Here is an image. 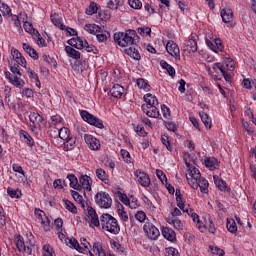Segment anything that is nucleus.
Masks as SVG:
<instances>
[{
  "label": "nucleus",
  "instance_id": "ea45409f",
  "mask_svg": "<svg viewBox=\"0 0 256 256\" xmlns=\"http://www.w3.org/2000/svg\"><path fill=\"white\" fill-rule=\"evenodd\" d=\"M24 29L26 33H30V35L36 36L37 35V30L33 27V24L29 22H24Z\"/></svg>",
  "mask_w": 256,
  "mask_h": 256
},
{
  "label": "nucleus",
  "instance_id": "8fccbe9b",
  "mask_svg": "<svg viewBox=\"0 0 256 256\" xmlns=\"http://www.w3.org/2000/svg\"><path fill=\"white\" fill-rule=\"evenodd\" d=\"M34 39L36 40L37 45H39V47H47V43H45V39H43V37L41 36V34H39V32H36Z\"/></svg>",
  "mask_w": 256,
  "mask_h": 256
},
{
  "label": "nucleus",
  "instance_id": "a211bd4d",
  "mask_svg": "<svg viewBox=\"0 0 256 256\" xmlns=\"http://www.w3.org/2000/svg\"><path fill=\"white\" fill-rule=\"evenodd\" d=\"M221 17L224 23H231L233 21V10L229 7L222 9Z\"/></svg>",
  "mask_w": 256,
  "mask_h": 256
},
{
  "label": "nucleus",
  "instance_id": "f3484780",
  "mask_svg": "<svg viewBox=\"0 0 256 256\" xmlns=\"http://www.w3.org/2000/svg\"><path fill=\"white\" fill-rule=\"evenodd\" d=\"M68 45L75 47V49H83L85 47V40L81 37H73L68 40Z\"/></svg>",
  "mask_w": 256,
  "mask_h": 256
},
{
  "label": "nucleus",
  "instance_id": "69168bd1",
  "mask_svg": "<svg viewBox=\"0 0 256 256\" xmlns=\"http://www.w3.org/2000/svg\"><path fill=\"white\" fill-rule=\"evenodd\" d=\"M43 251H45L44 256H53V247L49 244L43 246Z\"/></svg>",
  "mask_w": 256,
  "mask_h": 256
},
{
  "label": "nucleus",
  "instance_id": "c03bdc74",
  "mask_svg": "<svg viewBox=\"0 0 256 256\" xmlns=\"http://www.w3.org/2000/svg\"><path fill=\"white\" fill-rule=\"evenodd\" d=\"M175 195H176V201H177V207H179V209H183V196L181 195V190L180 189H176V191H174Z\"/></svg>",
  "mask_w": 256,
  "mask_h": 256
},
{
  "label": "nucleus",
  "instance_id": "864d4df0",
  "mask_svg": "<svg viewBox=\"0 0 256 256\" xmlns=\"http://www.w3.org/2000/svg\"><path fill=\"white\" fill-rule=\"evenodd\" d=\"M70 243V247H72V249H76V251H79L81 253V251H83V248L81 246H79V242L77 241V239L75 238H71L69 240Z\"/></svg>",
  "mask_w": 256,
  "mask_h": 256
},
{
  "label": "nucleus",
  "instance_id": "338daca9",
  "mask_svg": "<svg viewBox=\"0 0 256 256\" xmlns=\"http://www.w3.org/2000/svg\"><path fill=\"white\" fill-rule=\"evenodd\" d=\"M139 35H151V28L150 27H141L138 28Z\"/></svg>",
  "mask_w": 256,
  "mask_h": 256
},
{
  "label": "nucleus",
  "instance_id": "79ce46f5",
  "mask_svg": "<svg viewBox=\"0 0 256 256\" xmlns=\"http://www.w3.org/2000/svg\"><path fill=\"white\" fill-rule=\"evenodd\" d=\"M64 205H65V208L67 209V211H70V213H73L74 215H76L77 207L75 206V204H73L69 200H65Z\"/></svg>",
  "mask_w": 256,
  "mask_h": 256
},
{
  "label": "nucleus",
  "instance_id": "7ed1b4c3",
  "mask_svg": "<svg viewBox=\"0 0 256 256\" xmlns=\"http://www.w3.org/2000/svg\"><path fill=\"white\" fill-rule=\"evenodd\" d=\"M14 241L20 253H27V255H31L33 253V249L31 247H34L35 244L31 240V238H29L28 241L25 242V239L23 238V236L16 235L14 238Z\"/></svg>",
  "mask_w": 256,
  "mask_h": 256
},
{
  "label": "nucleus",
  "instance_id": "052dcab7",
  "mask_svg": "<svg viewBox=\"0 0 256 256\" xmlns=\"http://www.w3.org/2000/svg\"><path fill=\"white\" fill-rule=\"evenodd\" d=\"M165 127H166V129H168V131H172L173 133H175V131H177V129H178L177 124H175V122H171V121L165 122Z\"/></svg>",
  "mask_w": 256,
  "mask_h": 256
},
{
  "label": "nucleus",
  "instance_id": "7c9ffc66",
  "mask_svg": "<svg viewBox=\"0 0 256 256\" xmlns=\"http://www.w3.org/2000/svg\"><path fill=\"white\" fill-rule=\"evenodd\" d=\"M0 11L3 15V17H13V14L11 13V8L9 5L5 4L0 0Z\"/></svg>",
  "mask_w": 256,
  "mask_h": 256
},
{
  "label": "nucleus",
  "instance_id": "c9c22d12",
  "mask_svg": "<svg viewBox=\"0 0 256 256\" xmlns=\"http://www.w3.org/2000/svg\"><path fill=\"white\" fill-rule=\"evenodd\" d=\"M219 165V161L217 158H206L205 159V166L208 167V169H215Z\"/></svg>",
  "mask_w": 256,
  "mask_h": 256
},
{
  "label": "nucleus",
  "instance_id": "de8ad7c7",
  "mask_svg": "<svg viewBox=\"0 0 256 256\" xmlns=\"http://www.w3.org/2000/svg\"><path fill=\"white\" fill-rule=\"evenodd\" d=\"M108 37H111V34H109V32L107 31L100 32L99 34L96 35V38L99 41V43H105Z\"/></svg>",
  "mask_w": 256,
  "mask_h": 256
},
{
  "label": "nucleus",
  "instance_id": "6e6552de",
  "mask_svg": "<svg viewBox=\"0 0 256 256\" xmlns=\"http://www.w3.org/2000/svg\"><path fill=\"white\" fill-rule=\"evenodd\" d=\"M183 53L186 55H193V53H197V40H195V36H190L185 40L183 44Z\"/></svg>",
  "mask_w": 256,
  "mask_h": 256
},
{
  "label": "nucleus",
  "instance_id": "9b49d317",
  "mask_svg": "<svg viewBox=\"0 0 256 256\" xmlns=\"http://www.w3.org/2000/svg\"><path fill=\"white\" fill-rule=\"evenodd\" d=\"M166 50L171 55V57H175L176 59H181V51L179 50V46L177 43L173 41H168L166 44Z\"/></svg>",
  "mask_w": 256,
  "mask_h": 256
},
{
  "label": "nucleus",
  "instance_id": "423d86ee",
  "mask_svg": "<svg viewBox=\"0 0 256 256\" xmlns=\"http://www.w3.org/2000/svg\"><path fill=\"white\" fill-rule=\"evenodd\" d=\"M29 119L32 123L30 125V129L33 131V133H37L38 129H41L43 123H45V119H43V116H41L39 113H30Z\"/></svg>",
  "mask_w": 256,
  "mask_h": 256
},
{
  "label": "nucleus",
  "instance_id": "a19ab883",
  "mask_svg": "<svg viewBox=\"0 0 256 256\" xmlns=\"http://www.w3.org/2000/svg\"><path fill=\"white\" fill-rule=\"evenodd\" d=\"M137 85L139 89H144V91H151V86L145 82V79L143 78L137 80Z\"/></svg>",
  "mask_w": 256,
  "mask_h": 256
},
{
  "label": "nucleus",
  "instance_id": "4468645a",
  "mask_svg": "<svg viewBox=\"0 0 256 256\" xmlns=\"http://www.w3.org/2000/svg\"><path fill=\"white\" fill-rule=\"evenodd\" d=\"M5 77L6 79H8V81H10V83L12 85H14V87H19V89H21V87H23V85H25V82L23 81V79H21L19 76L17 75H11V72L6 71L5 72Z\"/></svg>",
  "mask_w": 256,
  "mask_h": 256
},
{
  "label": "nucleus",
  "instance_id": "f704fd0d",
  "mask_svg": "<svg viewBox=\"0 0 256 256\" xmlns=\"http://www.w3.org/2000/svg\"><path fill=\"white\" fill-rule=\"evenodd\" d=\"M12 169H13V171H15V173H20L21 176L18 180L20 183L25 181V171H23V167H21V165L13 164Z\"/></svg>",
  "mask_w": 256,
  "mask_h": 256
},
{
  "label": "nucleus",
  "instance_id": "aec40b11",
  "mask_svg": "<svg viewBox=\"0 0 256 256\" xmlns=\"http://www.w3.org/2000/svg\"><path fill=\"white\" fill-rule=\"evenodd\" d=\"M162 235L165 239H167V241L173 242L176 239L175 231L168 227L162 229Z\"/></svg>",
  "mask_w": 256,
  "mask_h": 256
},
{
  "label": "nucleus",
  "instance_id": "49530a36",
  "mask_svg": "<svg viewBox=\"0 0 256 256\" xmlns=\"http://www.w3.org/2000/svg\"><path fill=\"white\" fill-rule=\"evenodd\" d=\"M226 227L230 233H237V223H235V220H227Z\"/></svg>",
  "mask_w": 256,
  "mask_h": 256
},
{
  "label": "nucleus",
  "instance_id": "e433bc0d",
  "mask_svg": "<svg viewBox=\"0 0 256 256\" xmlns=\"http://www.w3.org/2000/svg\"><path fill=\"white\" fill-rule=\"evenodd\" d=\"M20 133H21L22 137H24V140H25V143L27 144V146L33 147L35 142L33 141V138L31 137V135H29V133L25 132L24 130H21Z\"/></svg>",
  "mask_w": 256,
  "mask_h": 256
},
{
  "label": "nucleus",
  "instance_id": "4d7b16f0",
  "mask_svg": "<svg viewBox=\"0 0 256 256\" xmlns=\"http://www.w3.org/2000/svg\"><path fill=\"white\" fill-rule=\"evenodd\" d=\"M156 175L163 185H165V183H167V176L165 175L163 170L157 169Z\"/></svg>",
  "mask_w": 256,
  "mask_h": 256
},
{
  "label": "nucleus",
  "instance_id": "4be33fe9",
  "mask_svg": "<svg viewBox=\"0 0 256 256\" xmlns=\"http://www.w3.org/2000/svg\"><path fill=\"white\" fill-rule=\"evenodd\" d=\"M214 183H215L216 187H218V189H220V191H227V193H229L231 191V188H229L227 186V182H225L221 178H217L214 176Z\"/></svg>",
  "mask_w": 256,
  "mask_h": 256
},
{
  "label": "nucleus",
  "instance_id": "1a4fd4ad",
  "mask_svg": "<svg viewBox=\"0 0 256 256\" xmlns=\"http://www.w3.org/2000/svg\"><path fill=\"white\" fill-rule=\"evenodd\" d=\"M192 189H199L201 193H207L209 191V181L205 178H200L196 182H190Z\"/></svg>",
  "mask_w": 256,
  "mask_h": 256
},
{
  "label": "nucleus",
  "instance_id": "2f4dec72",
  "mask_svg": "<svg viewBox=\"0 0 256 256\" xmlns=\"http://www.w3.org/2000/svg\"><path fill=\"white\" fill-rule=\"evenodd\" d=\"M160 65H161L162 69H166V71L170 75V77H175V68H173V66H171L169 63H167L165 60H161Z\"/></svg>",
  "mask_w": 256,
  "mask_h": 256
},
{
  "label": "nucleus",
  "instance_id": "680f3d73",
  "mask_svg": "<svg viewBox=\"0 0 256 256\" xmlns=\"http://www.w3.org/2000/svg\"><path fill=\"white\" fill-rule=\"evenodd\" d=\"M120 153H121L122 159H124V161H125L126 163H131V154L129 153V151L122 149V150L120 151Z\"/></svg>",
  "mask_w": 256,
  "mask_h": 256
},
{
  "label": "nucleus",
  "instance_id": "5701e85b",
  "mask_svg": "<svg viewBox=\"0 0 256 256\" xmlns=\"http://www.w3.org/2000/svg\"><path fill=\"white\" fill-rule=\"evenodd\" d=\"M190 176H191V179L187 178L189 185L190 183H195L196 181H199V179L201 178V172L196 167H193L190 170Z\"/></svg>",
  "mask_w": 256,
  "mask_h": 256
},
{
  "label": "nucleus",
  "instance_id": "603ef678",
  "mask_svg": "<svg viewBox=\"0 0 256 256\" xmlns=\"http://www.w3.org/2000/svg\"><path fill=\"white\" fill-rule=\"evenodd\" d=\"M161 141L163 145H165L166 149L168 151H173V148L171 147V142H169V136L168 135H162L161 136Z\"/></svg>",
  "mask_w": 256,
  "mask_h": 256
},
{
  "label": "nucleus",
  "instance_id": "6ab92c4d",
  "mask_svg": "<svg viewBox=\"0 0 256 256\" xmlns=\"http://www.w3.org/2000/svg\"><path fill=\"white\" fill-rule=\"evenodd\" d=\"M144 101L146 103L145 104L146 107H151L153 105H159V100H157V96H154L151 93L144 95Z\"/></svg>",
  "mask_w": 256,
  "mask_h": 256
},
{
  "label": "nucleus",
  "instance_id": "393cba45",
  "mask_svg": "<svg viewBox=\"0 0 256 256\" xmlns=\"http://www.w3.org/2000/svg\"><path fill=\"white\" fill-rule=\"evenodd\" d=\"M123 91H125V89L123 88V86L119 85V84H115L112 89L110 90V95H112V97H122L123 96Z\"/></svg>",
  "mask_w": 256,
  "mask_h": 256
},
{
  "label": "nucleus",
  "instance_id": "c85d7f7f",
  "mask_svg": "<svg viewBox=\"0 0 256 256\" xmlns=\"http://www.w3.org/2000/svg\"><path fill=\"white\" fill-rule=\"evenodd\" d=\"M64 143L66 151H73L74 147H77V137H69Z\"/></svg>",
  "mask_w": 256,
  "mask_h": 256
},
{
  "label": "nucleus",
  "instance_id": "a878e982",
  "mask_svg": "<svg viewBox=\"0 0 256 256\" xmlns=\"http://www.w3.org/2000/svg\"><path fill=\"white\" fill-rule=\"evenodd\" d=\"M68 181H70V187L72 189H75L76 191H81V184H79V180H77V177L73 174H69L67 176Z\"/></svg>",
  "mask_w": 256,
  "mask_h": 256
},
{
  "label": "nucleus",
  "instance_id": "f03ea898",
  "mask_svg": "<svg viewBox=\"0 0 256 256\" xmlns=\"http://www.w3.org/2000/svg\"><path fill=\"white\" fill-rule=\"evenodd\" d=\"M114 41L120 47H129L125 49L126 55H129L135 61L141 59L139 50L135 49V45L139 43V36L135 30H127L126 32H118L114 34Z\"/></svg>",
  "mask_w": 256,
  "mask_h": 256
},
{
  "label": "nucleus",
  "instance_id": "e2e57ef3",
  "mask_svg": "<svg viewBox=\"0 0 256 256\" xmlns=\"http://www.w3.org/2000/svg\"><path fill=\"white\" fill-rule=\"evenodd\" d=\"M88 53H95L97 51V48L93 45H89V42L87 40H84V48Z\"/></svg>",
  "mask_w": 256,
  "mask_h": 256
},
{
  "label": "nucleus",
  "instance_id": "a18cd8bd",
  "mask_svg": "<svg viewBox=\"0 0 256 256\" xmlns=\"http://www.w3.org/2000/svg\"><path fill=\"white\" fill-rule=\"evenodd\" d=\"M59 137L63 141H66L67 139H69V137H70L69 128H65V127L61 128L59 130Z\"/></svg>",
  "mask_w": 256,
  "mask_h": 256
},
{
  "label": "nucleus",
  "instance_id": "bb28decb",
  "mask_svg": "<svg viewBox=\"0 0 256 256\" xmlns=\"http://www.w3.org/2000/svg\"><path fill=\"white\" fill-rule=\"evenodd\" d=\"M199 115H200L201 121L205 125L206 129H211V127L213 125V121L209 117V114L202 111L199 113Z\"/></svg>",
  "mask_w": 256,
  "mask_h": 256
},
{
  "label": "nucleus",
  "instance_id": "3c124183",
  "mask_svg": "<svg viewBox=\"0 0 256 256\" xmlns=\"http://www.w3.org/2000/svg\"><path fill=\"white\" fill-rule=\"evenodd\" d=\"M7 193H8V195H9L12 199H19V197H20V195H21V191H19V190H13L11 187H8Z\"/></svg>",
  "mask_w": 256,
  "mask_h": 256
},
{
  "label": "nucleus",
  "instance_id": "0e129e2a",
  "mask_svg": "<svg viewBox=\"0 0 256 256\" xmlns=\"http://www.w3.org/2000/svg\"><path fill=\"white\" fill-rule=\"evenodd\" d=\"M135 218L137 219V221H139L140 223H143V221H145V219H147V214H145V212L143 211H139L135 214Z\"/></svg>",
  "mask_w": 256,
  "mask_h": 256
},
{
  "label": "nucleus",
  "instance_id": "c756f323",
  "mask_svg": "<svg viewBox=\"0 0 256 256\" xmlns=\"http://www.w3.org/2000/svg\"><path fill=\"white\" fill-rule=\"evenodd\" d=\"M166 221L170 225H173L174 229H177L178 231H181L183 229V223L177 218L168 217Z\"/></svg>",
  "mask_w": 256,
  "mask_h": 256
},
{
  "label": "nucleus",
  "instance_id": "2eb2a0df",
  "mask_svg": "<svg viewBox=\"0 0 256 256\" xmlns=\"http://www.w3.org/2000/svg\"><path fill=\"white\" fill-rule=\"evenodd\" d=\"M11 55L16 61V65H21V67H27V60H25V57H23V54L19 52V50L12 48Z\"/></svg>",
  "mask_w": 256,
  "mask_h": 256
},
{
  "label": "nucleus",
  "instance_id": "39448f33",
  "mask_svg": "<svg viewBox=\"0 0 256 256\" xmlns=\"http://www.w3.org/2000/svg\"><path fill=\"white\" fill-rule=\"evenodd\" d=\"M80 115L83 119V121H86V123H89V125H93L94 127H97L98 129H103L105 125H103V121L97 116H94L93 114L89 113L87 110H82L80 112Z\"/></svg>",
  "mask_w": 256,
  "mask_h": 256
},
{
  "label": "nucleus",
  "instance_id": "37998d69",
  "mask_svg": "<svg viewBox=\"0 0 256 256\" xmlns=\"http://www.w3.org/2000/svg\"><path fill=\"white\" fill-rule=\"evenodd\" d=\"M99 8L97 7V3L91 2L89 7L86 9V15H95Z\"/></svg>",
  "mask_w": 256,
  "mask_h": 256
},
{
  "label": "nucleus",
  "instance_id": "bf43d9fd",
  "mask_svg": "<svg viewBox=\"0 0 256 256\" xmlns=\"http://www.w3.org/2000/svg\"><path fill=\"white\" fill-rule=\"evenodd\" d=\"M129 5L132 9H141L143 7L140 0H129Z\"/></svg>",
  "mask_w": 256,
  "mask_h": 256
},
{
  "label": "nucleus",
  "instance_id": "0eeeda50",
  "mask_svg": "<svg viewBox=\"0 0 256 256\" xmlns=\"http://www.w3.org/2000/svg\"><path fill=\"white\" fill-rule=\"evenodd\" d=\"M143 230L146 233L147 237H149V239H151L152 241L159 239V235H161V232H159V228L154 226L151 222H146L143 226Z\"/></svg>",
  "mask_w": 256,
  "mask_h": 256
},
{
  "label": "nucleus",
  "instance_id": "6e6d98bb",
  "mask_svg": "<svg viewBox=\"0 0 256 256\" xmlns=\"http://www.w3.org/2000/svg\"><path fill=\"white\" fill-rule=\"evenodd\" d=\"M96 177L100 179V181H107V174L105 173V170L102 168L96 169Z\"/></svg>",
  "mask_w": 256,
  "mask_h": 256
},
{
  "label": "nucleus",
  "instance_id": "20e7f679",
  "mask_svg": "<svg viewBox=\"0 0 256 256\" xmlns=\"http://www.w3.org/2000/svg\"><path fill=\"white\" fill-rule=\"evenodd\" d=\"M95 203L101 209H111V205H113V199L107 192H98L95 195Z\"/></svg>",
  "mask_w": 256,
  "mask_h": 256
},
{
  "label": "nucleus",
  "instance_id": "dca6fc26",
  "mask_svg": "<svg viewBox=\"0 0 256 256\" xmlns=\"http://www.w3.org/2000/svg\"><path fill=\"white\" fill-rule=\"evenodd\" d=\"M91 177L84 175L79 178L80 191L81 189H86V191H91Z\"/></svg>",
  "mask_w": 256,
  "mask_h": 256
},
{
  "label": "nucleus",
  "instance_id": "b1692460",
  "mask_svg": "<svg viewBox=\"0 0 256 256\" xmlns=\"http://www.w3.org/2000/svg\"><path fill=\"white\" fill-rule=\"evenodd\" d=\"M50 19L55 27H59V29H61L62 31L65 29V25L63 24V20L61 19V16H59V14H52Z\"/></svg>",
  "mask_w": 256,
  "mask_h": 256
},
{
  "label": "nucleus",
  "instance_id": "f257e3e1",
  "mask_svg": "<svg viewBox=\"0 0 256 256\" xmlns=\"http://www.w3.org/2000/svg\"><path fill=\"white\" fill-rule=\"evenodd\" d=\"M87 217L90 225H94V227L102 226L104 231H108V233H112V235H119V231H121V227L119 226V222L117 219L111 214H102L100 217L97 216V212L93 207H87Z\"/></svg>",
  "mask_w": 256,
  "mask_h": 256
},
{
  "label": "nucleus",
  "instance_id": "5fc2aeb1",
  "mask_svg": "<svg viewBox=\"0 0 256 256\" xmlns=\"http://www.w3.org/2000/svg\"><path fill=\"white\" fill-rule=\"evenodd\" d=\"M19 65L20 64L10 65V71L14 77L16 75L17 77L21 78V70H19Z\"/></svg>",
  "mask_w": 256,
  "mask_h": 256
},
{
  "label": "nucleus",
  "instance_id": "09e8293b",
  "mask_svg": "<svg viewBox=\"0 0 256 256\" xmlns=\"http://www.w3.org/2000/svg\"><path fill=\"white\" fill-rule=\"evenodd\" d=\"M98 15L102 21H109L111 19V12L109 10H101Z\"/></svg>",
  "mask_w": 256,
  "mask_h": 256
},
{
  "label": "nucleus",
  "instance_id": "774afa93",
  "mask_svg": "<svg viewBox=\"0 0 256 256\" xmlns=\"http://www.w3.org/2000/svg\"><path fill=\"white\" fill-rule=\"evenodd\" d=\"M166 253H167V256H179V252L177 251V249L173 247L168 248Z\"/></svg>",
  "mask_w": 256,
  "mask_h": 256
},
{
  "label": "nucleus",
  "instance_id": "58836bf2",
  "mask_svg": "<svg viewBox=\"0 0 256 256\" xmlns=\"http://www.w3.org/2000/svg\"><path fill=\"white\" fill-rule=\"evenodd\" d=\"M71 195H72L73 199L76 200L77 203L82 205L83 209H85V204L83 203V196H81L79 194V192H77L75 190H71Z\"/></svg>",
  "mask_w": 256,
  "mask_h": 256
},
{
  "label": "nucleus",
  "instance_id": "72a5a7b5",
  "mask_svg": "<svg viewBox=\"0 0 256 256\" xmlns=\"http://www.w3.org/2000/svg\"><path fill=\"white\" fill-rule=\"evenodd\" d=\"M93 251L98 256H107L105 253V250L103 249V246L100 244V242H95L93 244Z\"/></svg>",
  "mask_w": 256,
  "mask_h": 256
},
{
  "label": "nucleus",
  "instance_id": "9d476101",
  "mask_svg": "<svg viewBox=\"0 0 256 256\" xmlns=\"http://www.w3.org/2000/svg\"><path fill=\"white\" fill-rule=\"evenodd\" d=\"M84 141L92 151H97L101 147V142H99L97 138L93 137V135L85 134Z\"/></svg>",
  "mask_w": 256,
  "mask_h": 256
},
{
  "label": "nucleus",
  "instance_id": "473e14b6",
  "mask_svg": "<svg viewBox=\"0 0 256 256\" xmlns=\"http://www.w3.org/2000/svg\"><path fill=\"white\" fill-rule=\"evenodd\" d=\"M84 29L91 35H97V33H101V27L97 25L86 24Z\"/></svg>",
  "mask_w": 256,
  "mask_h": 256
},
{
  "label": "nucleus",
  "instance_id": "4c0bfd02",
  "mask_svg": "<svg viewBox=\"0 0 256 256\" xmlns=\"http://www.w3.org/2000/svg\"><path fill=\"white\" fill-rule=\"evenodd\" d=\"M204 227L208 229L209 233L215 235V231H217V229L215 228V223H213V219H211V217L208 218V221H206Z\"/></svg>",
  "mask_w": 256,
  "mask_h": 256
},
{
  "label": "nucleus",
  "instance_id": "f8f14e48",
  "mask_svg": "<svg viewBox=\"0 0 256 256\" xmlns=\"http://www.w3.org/2000/svg\"><path fill=\"white\" fill-rule=\"evenodd\" d=\"M135 177L137 178L138 183L142 187H149V185H151V179L149 178V175H147V173L141 170H137L135 172Z\"/></svg>",
  "mask_w": 256,
  "mask_h": 256
},
{
  "label": "nucleus",
  "instance_id": "412c9836",
  "mask_svg": "<svg viewBox=\"0 0 256 256\" xmlns=\"http://www.w3.org/2000/svg\"><path fill=\"white\" fill-rule=\"evenodd\" d=\"M23 49L35 61H37V59H39V54L37 53V50L31 48V46L29 44L23 43Z\"/></svg>",
  "mask_w": 256,
  "mask_h": 256
},
{
  "label": "nucleus",
  "instance_id": "13d9d810",
  "mask_svg": "<svg viewBox=\"0 0 256 256\" xmlns=\"http://www.w3.org/2000/svg\"><path fill=\"white\" fill-rule=\"evenodd\" d=\"M209 249L214 255L225 256V251L219 247H213L212 245H210Z\"/></svg>",
  "mask_w": 256,
  "mask_h": 256
},
{
  "label": "nucleus",
  "instance_id": "cd10ccee",
  "mask_svg": "<svg viewBox=\"0 0 256 256\" xmlns=\"http://www.w3.org/2000/svg\"><path fill=\"white\" fill-rule=\"evenodd\" d=\"M65 51H66L68 57H71V59H76V60L81 59V53L79 51L75 50L73 47L66 46Z\"/></svg>",
  "mask_w": 256,
  "mask_h": 256
},
{
  "label": "nucleus",
  "instance_id": "ddd939ff",
  "mask_svg": "<svg viewBox=\"0 0 256 256\" xmlns=\"http://www.w3.org/2000/svg\"><path fill=\"white\" fill-rule=\"evenodd\" d=\"M159 105L146 106L142 105V111L147 115V117H152L153 119H159V109L157 108Z\"/></svg>",
  "mask_w": 256,
  "mask_h": 256
}]
</instances>
